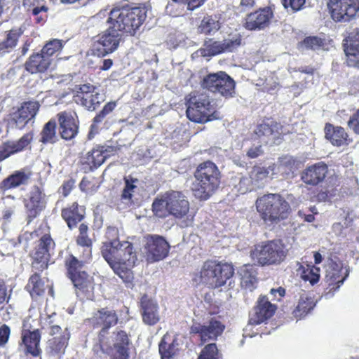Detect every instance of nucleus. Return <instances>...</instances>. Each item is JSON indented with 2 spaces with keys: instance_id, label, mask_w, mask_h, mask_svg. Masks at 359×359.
Masks as SVG:
<instances>
[{
  "instance_id": "a878e982",
  "label": "nucleus",
  "mask_w": 359,
  "mask_h": 359,
  "mask_svg": "<svg viewBox=\"0 0 359 359\" xmlns=\"http://www.w3.org/2000/svg\"><path fill=\"white\" fill-rule=\"evenodd\" d=\"M141 306L142 319L144 323L152 325L159 321L158 306L156 302L144 296L141 299Z\"/></svg>"
},
{
  "instance_id": "72a5a7b5",
  "label": "nucleus",
  "mask_w": 359,
  "mask_h": 359,
  "mask_svg": "<svg viewBox=\"0 0 359 359\" xmlns=\"http://www.w3.org/2000/svg\"><path fill=\"white\" fill-rule=\"evenodd\" d=\"M62 216L67 222L69 228L72 229L82 220L83 209L82 207L79 208L78 205L74 203L69 208L63 209Z\"/></svg>"
},
{
  "instance_id": "79ce46f5",
  "label": "nucleus",
  "mask_w": 359,
  "mask_h": 359,
  "mask_svg": "<svg viewBox=\"0 0 359 359\" xmlns=\"http://www.w3.org/2000/svg\"><path fill=\"white\" fill-rule=\"evenodd\" d=\"M299 161H297L293 156H285L279 158L278 171L286 175H290L291 172L297 169Z\"/></svg>"
},
{
  "instance_id": "3c124183",
  "label": "nucleus",
  "mask_w": 359,
  "mask_h": 359,
  "mask_svg": "<svg viewBox=\"0 0 359 359\" xmlns=\"http://www.w3.org/2000/svg\"><path fill=\"white\" fill-rule=\"evenodd\" d=\"M235 188L241 194H244L256 189L250 176L241 177L238 183L235 185Z\"/></svg>"
},
{
  "instance_id": "338daca9",
  "label": "nucleus",
  "mask_w": 359,
  "mask_h": 359,
  "mask_svg": "<svg viewBox=\"0 0 359 359\" xmlns=\"http://www.w3.org/2000/svg\"><path fill=\"white\" fill-rule=\"evenodd\" d=\"M6 301V287L3 280L0 279V305Z\"/></svg>"
},
{
  "instance_id": "5701e85b",
  "label": "nucleus",
  "mask_w": 359,
  "mask_h": 359,
  "mask_svg": "<svg viewBox=\"0 0 359 359\" xmlns=\"http://www.w3.org/2000/svg\"><path fill=\"white\" fill-rule=\"evenodd\" d=\"M348 66L359 68V30L351 32L344 43Z\"/></svg>"
},
{
  "instance_id": "13d9d810",
  "label": "nucleus",
  "mask_w": 359,
  "mask_h": 359,
  "mask_svg": "<svg viewBox=\"0 0 359 359\" xmlns=\"http://www.w3.org/2000/svg\"><path fill=\"white\" fill-rule=\"evenodd\" d=\"M116 105L115 102H110L106 104L102 110L94 118V123H99L102 122L103 118L114 109Z\"/></svg>"
},
{
  "instance_id": "6e6d98bb",
  "label": "nucleus",
  "mask_w": 359,
  "mask_h": 359,
  "mask_svg": "<svg viewBox=\"0 0 359 359\" xmlns=\"http://www.w3.org/2000/svg\"><path fill=\"white\" fill-rule=\"evenodd\" d=\"M198 359H219L215 344H209L201 351Z\"/></svg>"
},
{
  "instance_id": "a19ab883",
  "label": "nucleus",
  "mask_w": 359,
  "mask_h": 359,
  "mask_svg": "<svg viewBox=\"0 0 359 359\" xmlns=\"http://www.w3.org/2000/svg\"><path fill=\"white\" fill-rule=\"evenodd\" d=\"M222 82L218 86L217 93L225 97H232L235 93V82L225 72H221Z\"/></svg>"
},
{
  "instance_id": "49530a36",
  "label": "nucleus",
  "mask_w": 359,
  "mask_h": 359,
  "mask_svg": "<svg viewBox=\"0 0 359 359\" xmlns=\"http://www.w3.org/2000/svg\"><path fill=\"white\" fill-rule=\"evenodd\" d=\"M106 156L100 149H93L88 152L86 157L85 163H87L90 168H96L100 166L105 161Z\"/></svg>"
},
{
  "instance_id": "c03bdc74",
  "label": "nucleus",
  "mask_w": 359,
  "mask_h": 359,
  "mask_svg": "<svg viewBox=\"0 0 359 359\" xmlns=\"http://www.w3.org/2000/svg\"><path fill=\"white\" fill-rule=\"evenodd\" d=\"M69 334L55 337L48 342V348L53 354H61L65 352L69 340Z\"/></svg>"
},
{
  "instance_id": "864d4df0",
  "label": "nucleus",
  "mask_w": 359,
  "mask_h": 359,
  "mask_svg": "<svg viewBox=\"0 0 359 359\" xmlns=\"http://www.w3.org/2000/svg\"><path fill=\"white\" fill-rule=\"evenodd\" d=\"M302 277L304 280L309 281L311 285H314L319 280L320 269L313 266L311 267L307 266V269L304 271Z\"/></svg>"
},
{
  "instance_id": "58836bf2",
  "label": "nucleus",
  "mask_w": 359,
  "mask_h": 359,
  "mask_svg": "<svg viewBox=\"0 0 359 359\" xmlns=\"http://www.w3.org/2000/svg\"><path fill=\"white\" fill-rule=\"evenodd\" d=\"M22 34L20 28L13 29L7 34L6 39L0 43V54L11 51L17 44L18 37Z\"/></svg>"
},
{
  "instance_id": "c756f323",
  "label": "nucleus",
  "mask_w": 359,
  "mask_h": 359,
  "mask_svg": "<svg viewBox=\"0 0 359 359\" xmlns=\"http://www.w3.org/2000/svg\"><path fill=\"white\" fill-rule=\"evenodd\" d=\"M275 165H269L267 168L255 166L250 172V177L255 188L262 187L266 179L275 174Z\"/></svg>"
},
{
  "instance_id": "4468645a",
  "label": "nucleus",
  "mask_w": 359,
  "mask_h": 359,
  "mask_svg": "<svg viewBox=\"0 0 359 359\" xmlns=\"http://www.w3.org/2000/svg\"><path fill=\"white\" fill-rule=\"evenodd\" d=\"M55 243L49 235L41 238L33 253L32 267L42 271L48 266L50 252L53 250Z\"/></svg>"
},
{
  "instance_id": "09e8293b",
  "label": "nucleus",
  "mask_w": 359,
  "mask_h": 359,
  "mask_svg": "<svg viewBox=\"0 0 359 359\" xmlns=\"http://www.w3.org/2000/svg\"><path fill=\"white\" fill-rule=\"evenodd\" d=\"M3 203L5 205L4 210V218L8 219L14 213L16 208L20 206V201L19 198L8 195L2 198Z\"/></svg>"
},
{
  "instance_id": "bb28decb",
  "label": "nucleus",
  "mask_w": 359,
  "mask_h": 359,
  "mask_svg": "<svg viewBox=\"0 0 359 359\" xmlns=\"http://www.w3.org/2000/svg\"><path fill=\"white\" fill-rule=\"evenodd\" d=\"M325 137L334 146L347 145L350 142L345 130L339 126L327 124L325 128Z\"/></svg>"
},
{
  "instance_id": "7ed1b4c3",
  "label": "nucleus",
  "mask_w": 359,
  "mask_h": 359,
  "mask_svg": "<svg viewBox=\"0 0 359 359\" xmlns=\"http://www.w3.org/2000/svg\"><path fill=\"white\" fill-rule=\"evenodd\" d=\"M256 208L266 224H276L286 219L290 212L289 203L278 194H268L259 197Z\"/></svg>"
},
{
  "instance_id": "dca6fc26",
  "label": "nucleus",
  "mask_w": 359,
  "mask_h": 359,
  "mask_svg": "<svg viewBox=\"0 0 359 359\" xmlns=\"http://www.w3.org/2000/svg\"><path fill=\"white\" fill-rule=\"evenodd\" d=\"M24 204L29 222L36 217L45 208L46 205V194L40 187L35 186L29 191L28 198L25 199Z\"/></svg>"
},
{
  "instance_id": "0e129e2a",
  "label": "nucleus",
  "mask_w": 359,
  "mask_h": 359,
  "mask_svg": "<svg viewBox=\"0 0 359 359\" xmlns=\"http://www.w3.org/2000/svg\"><path fill=\"white\" fill-rule=\"evenodd\" d=\"M263 150L260 144L252 146L247 151V156L250 158H255L262 154Z\"/></svg>"
},
{
  "instance_id": "f03ea898",
  "label": "nucleus",
  "mask_w": 359,
  "mask_h": 359,
  "mask_svg": "<svg viewBox=\"0 0 359 359\" xmlns=\"http://www.w3.org/2000/svg\"><path fill=\"white\" fill-rule=\"evenodd\" d=\"M189 202L180 191H168L161 198L153 203V211L158 217H165L171 215L176 219H182L181 226H191L194 215L189 212Z\"/></svg>"
},
{
  "instance_id": "393cba45",
  "label": "nucleus",
  "mask_w": 359,
  "mask_h": 359,
  "mask_svg": "<svg viewBox=\"0 0 359 359\" xmlns=\"http://www.w3.org/2000/svg\"><path fill=\"white\" fill-rule=\"evenodd\" d=\"M32 136L27 133L18 141H9L0 147V161L9 157L11 155L19 152L29 145Z\"/></svg>"
},
{
  "instance_id": "9b49d317",
  "label": "nucleus",
  "mask_w": 359,
  "mask_h": 359,
  "mask_svg": "<svg viewBox=\"0 0 359 359\" xmlns=\"http://www.w3.org/2000/svg\"><path fill=\"white\" fill-rule=\"evenodd\" d=\"M121 39V34L112 26L97 36L93 44V50L98 56H105L117 49Z\"/></svg>"
},
{
  "instance_id": "a18cd8bd",
  "label": "nucleus",
  "mask_w": 359,
  "mask_h": 359,
  "mask_svg": "<svg viewBox=\"0 0 359 359\" xmlns=\"http://www.w3.org/2000/svg\"><path fill=\"white\" fill-rule=\"evenodd\" d=\"M224 82L221 76V72L214 74H210L206 76L203 81L202 86L204 88L208 90L217 93L218 86L221 83Z\"/></svg>"
},
{
  "instance_id": "6e6552de",
  "label": "nucleus",
  "mask_w": 359,
  "mask_h": 359,
  "mask_svg": "<svg viewBox=\"0 0 359 359\" xmlns=\"http://www.w3.org/2000/svg\"><path fill=\"white\" fill-rule=\"evenodd\" d=\"M287 254V249L280 241H272L255 245L250 252V257L258 264L272 265L281 263Z\"/></svg>"
},
{
  "instance_id": "2f4dec72",
  "label": "nucleus",
  "mask_w": 359,
  "mask_h": 359,
  "mask_svg": "<svg viewBox=\"0 0 359 359\" xmlns=\"http://www.w3.org/2000/svg\"><path fill=\"white\" fill-rule=\"evenodd\" d=\"M179 351V343L176 339H171L168 334L163 336L159 344L161 359H173Z\"/></svg>"
},
{
  "instance_id": "680f3d73",
  "label": "nucleus",
  "mask_w": 359,
  "mask_h": 359,
  "mask_svg": "<svg viewBox=\"0 0 359 359\" xmlns=\"http://www.w3.org/2000/svg\"><path fill=\"white\" fill-rule=\"evenodd\" d=\"M348 126L354 133L359 135V109L351 117Z\"/></svg>"
},
{
  "instance_id": "ea45409f",
  "label": "nucleus",
  "mask_w": 359,
  "mask_h": 359,
  "mask_svg": "<svg viewBox=\"0 0 359 359\" xmlns=\"http://www.w3.org/2000/svg\"><path fill=\"white\" fill-rule=\"evenodd\" d=\"M26 288L32 297L41 296L45 292L44 282L41 279L39 275L35 273L29 278Z\"/></svg>"
},
{
  "instance_id": "5fc2aeb1",
  "label": "nucleus",
  "mask_w": 359,
  "mask_h": 359,
  "mask_svg": "<svg viewBox=\"0 0 359 359\" xmlns=\"http://www.w3.org/2000/svg\"><path fill=\"white\" fill-rule=\"evenodd\" d=\"M62 43L60 40L54 39L48 42L41 50V53L47 57L50 58L55 52L60 50Z\"/></svg>"
},
{
  "instance_id": "6ab92c4d",
  "label": "nucleus",
  "mask_w": 359,
  "mask_h": 359,
  "mask_svg": "<svg viewBox=\"0 0 359 359\" xmlns=\"http://www.w3.org/2000/svg\"><path fill=\"white\" fill-rule=\"evenodd\" d=\"M39 109V104L37 102H27L15 111L11 117V124H13L15 128L22 129L29 121L34 118Z\"/></svg>"
},
{
  "instance_id": "a211bd4d",
  "label": "nucleus",
  "mask_w": 359,
  "mask_h": 359,
  "mask_svg": "<svg viewBox=\"0 0 359 359\" xmlns=\"http://www.w3.org/2000/svg\"><path fill=\"white\" fill-rule=\"evenodd\" d=\"M76 102L87 109L93 111L104 100L103 97L90 84H84L79 88L75 97Z\"/></svg>"
},
{
  "instance_id": "c85d7f7f",
  "label": "nucleus",
  "mask_w": 359,
  "mask_h": 359,
  "mask_svg": "<svg viewBox=\"0 0 359 359\" xmlns=\"http://www.w3.org/2000/svg\"><path fill=\"white\" fill-rule=\"evenodd\" d=\"M50 64V58L42 53L34 54L25 64L26 69L31 74L45 72Z\"/></svg>"
},
{
  "instance_id": "f3484780",
  "label": "nucleus",
  "mask_w": 359,
  "mask_h": 359,
  "mask_svg": "<svg viewBox=\"0 0 359 359\" xmlns=\"http://www.w3.org/2000/svg\"><path fill=\"white\" fill-rule=\"evenodd\" d=\"M273 18V13L270 8H260L247 15L244 27L251 31L263 30L269 27Z\"/></svg>"
},
{
  "instance_id": "f8f14e48",
  "label": "nucleus",
  "mask_w": 359,
  "mask_h": 359,
  "mask_svg": "<svg viewBox=\"0 0 359 359\" xmlns=\"http://www.w3.org/2000/svg\"><path fill=\"white\" fill-rule=\"evenodd\" d=\"M144 242L146 257L149 262H158L168 256L170 245L162 236L149 235L145 237Z\"/></svg>"
},
{
  "instance_id": "603ef678",
  "label": "nucleus",
  "mask_w": 359,
  "mask_h": 359,
  "mask_svg": "<svg viewBox=\"0 0 359 359\" xmlns=\"http://www.w3.org/2000/svg\"><path fill=\"white\" fill-rule=\"evenodd\" d=\"M136 186L133 182H129L128 180H125V187L121 194V201L123 203L129 205L132 203L133 194L136 189Z\"/></svg>"
},
{
  "instance_id": "9d476101",
  "label": "nucleus",
  "mask_w": 359,
  "mask_h": 359,
  "mask_svg": "<svg viewBox=\"0 0 359 359\" xmlns=\"http://www.w3.org/2000/svg\"><path fill=\"white\" fill-rule=\"evenodd\" d=\"M327 6L334 20L347 22L359 11V0H329Z\"/></svg>"
},
{
  "instance_id": "1a4fd4ad",
  "label": "nucleus",
  "mask_w": 359,
  "mask_h": 359,
  "mask_svg": "<svg viewBox=\"0 0 359 359\" xmlns=\"http://www.w3.org/2000/svg\"><path fill=\"white\" fill-rule=\"evenodd\" d=\"M68 275L75 287L87 294L88 298L93 286L91 278L83 270V264L75 257L70 255L66 260Z\"/></svg>"
},
{
  "instance_id": "774afa93",
  "label": "nucleus",
  "mask_w": 359,
  "mask_h": 359,
  "mask_svg": "<svg viewBox=\"0 0 359 359\" xmlns=\"http://www.w3.org/2000/svg\"><path fill=\"white\" fill-rule=\"evenodd\" d=\"M77 243L80 245L89 246L91 244V241L87 236V234H79Z\"/></svg>"
},
{
  "instance_id": "4be33fe9",
  "label": "nucleus",
  "mask_w": 359,
  "mask_h": 359,
  "mask_svg": "<svg viewBox=\"0 0 359 359\" xmlns=\"http://www.w3.org/2000/svg\"><path fill=\"white\" fill-rule=\"evenodd\" d=\"M60 133L62 138L69 140L75 137L78 133V121L75 114L66 111L58 114Z\"/></svg>"
},
{
  "instance_id": "052dcab7",
  "label": "nucleus",
  "mask_w": 359,
  "mask_h": 359,
  "mask_svg": "<svg viewBox=\"0 0 359 359\" xmlns=\"http://www.w3.org/2000/svg\"><path fill=\"white\" fill-rule=\"evenodd\" d=\"M306 0H283V4L285 8L290 7L294 11L301 10Z\"/></svg>"
},
{
  "instance_id": "37998d69",
  "label": "nucleus",
  "mask_w": 359,
  "mask_h": 359,
  "mask_svg": "<svg viewBox=\"0 0 359 359\" xmlns=\"http://www.w3.org/2000/svg\"><path fill=\"white\" fill-rule=\"evenodd\" d=\"M56 140V122L54 120H50L45 124L41 133L40 141L44 144H52L54 143Z\"/></svg>"
},
{
  "instance_id": "69168bd1",
  "label": "nucleus",
  "mask_w": 359,
  "mask_h": 359,
  "mask_svg": "<svg viewBox=\"0 0 359 359\" xmlns=\"http://www.w3.org/2000/svg\"><path fill=\"white\" fill-rule=\"evenodd\" d=\"M205 1V0H185L184 5L187 6V10L194 11L201 6Z\"/></svg>"
},
{
  "instance_id": "ddd939ff",
  "label": "nucleus",
  "mask_w": 359,
  "mask_h": 359,
  "mask_svg": "<svg viewBox=\"0 0 359 359\" xmlns=\"http://www.w3.org/2000/svg\"><path fill=\"white\" fill-rule=\"evenodd\" d=\"M104 349L100 348L102 352L113 351V359H128L129 339L123 331H118L114 333L111 339H106L104 336Z\"/></svg>"
},
{
  "instance_id": "f704fd0d",
  "label": "nucleus",
  "mask_w": 359,
  "mask_h": 359,
  "mask_svg": "<svg viewBox=\"0 0 359 359\" xmlns=\"http://www.w3.org/2000/svg\"><path fill=\"white\" fill-rule=\"evenodd\" d=\"M316 303L311 295L306 292H303L300 294L298 304L294 311L296 318H302L306 315L311 310L313 309Z\"/></svg>"
},
{
  "instance_id": "de8ad7c7",
  "label": "nucleus",
  "mask_w": 359,
  "mask_h": 359,
  "mask_svg": "<svg viewBox=\"0 0 359 359\" xmlns=\"http://www.w3.org/2000/svg\"><path fill=\"white\" fill-rule=\"evenodd\" d=\"M201 51L203 56L215 55L224 52L222 41H212V39L205 42Z\"/></svg>"
},
{
  "instance_id": "b1692460",
  "label": "nucleus",
  "mask_w": 359,
  "mask_h": 359,
  "mask_svg": "<svg viewBox=\"0 0 359 359\" xmlns=\"http://www.w3.org/2000/svg\"><path fill=\"white\" fill-rule=\"evenodd\" d=\"M327 172L325 163H318L308 167L302 174V180L307 184L316 185L323 182Z\"/></svg>"
},
{
  "instance_id": "0eeeda50",
  "label": "nucleus",
  "mask_w": 359,
  "mask_h": 359,
  "mask_svg": "<svg viewBox=\"0 0 359 359\" xmlns=\"http://www.w3.org/2000/svg\"><path fill=\"white\" fill-rule=\"evenodd\" d=\"M234 273L231 264L215 261L205 262L199 273V282L210 288H218L226 284Z\"/></svg>"
},
{
  "instance_id": "e433bc0d",
  "label": "nucleus",
  "mask_w": 359,
  "mask_h": 359,
  "mask_svg": "<svg viewBox=\"0 0 359 359\" xmlns=\"http://www.w3.org/2000/svg\"><path fill=\"white\" fill-rule=\"evenodd\" d=\"M22 341L27 350L33 355L39 353L40 334L38 330L23 333Z\"/></svg>"
},
{
  "instance_id": "4c0bfd02",
  "label": "nucleus",
  "mask_w": 359,
  "mask_h": 359,
  "mask_svg": "<svg viewBox=\"0 0 359 359\" xmlns=\"http://www.w3.org/2000/svg\"><path fill=\"white\" fill-rule=\"evenodd\" d=\"M279 126L274 123L273 121H270L269 123H262L257 126V128L255 130V135L257 138L262 139V142H268V140H265V137H269L270 136H274L273 138L276 137V133H278L277 129Z\"/></svg>"
},
{
  "instance_id": "bf43d9fd",
  "label": "nucleus",
  "mask_w": 359,
  "mask_h": 359,
  "mask_svg": "<svg viewBox=\"0 0 359 359\" xmlns=\"http://www.w3.org/2000/svg\"><path fill=\"white\" fill-rule=\"evenodd\" d=\"M105 236L108 239L107 241L103 243L102 245H105L108 243H111L114 241H119L118 240V231L116 227L109 226L107 227L105 233Z\"/></svg>"
},
{
  "instance_id": "cd10ccee",
  "label": "nucleus",
  "mask_w": 359,
  "mask_h": 359,
  "mask_svg": "<svg viewBox=\"0 0 359 359\" xmlns=\"http://www.w3.org/2000/svg\"><path fill=\"white\" fill-rule=\"evenodd\" d=\"M30 177V172L25 170H18L4 179L0 184V187L7 190L25 185L28 184Z\"/></svg>"
},
{
  "instance_id": "4d7b16f0",
  "label": "nucleus",
  "mask_w": 359,
  "mask_h": 359,
  "mask_svg": "<svg viewBox=\"0 0 359 359\" xmlns=\"http://www.w3.org/2000/svg\"><path fill=\"white\" fill-rule=\"evenodd\" d=\"M299 46L302 48L316 50L323 46V41L316 36H309L306 37Z\"/></svg>"
},
{
  "instance_id": "8fccbe9b",
  "label": "nucleus",
  "mask_w": 359,
  "mask_h": 359,
  "mask_svg": "<svg viewBox=\"0 0 359 359\" xmlns=\"http://www.w3.org/2000/svg\"><path fill=\"white\" fill-rule=\"evenodd\" d=\"M224 52H232L241 45V36L238 34H231L222 41Z\"/></svg>"
},
{
  "instance_id": "473e14b6",
  "label": "nucleus",
  "mask_w": 359,
  "mask_h": 359,
  "mask_svg": "<svg viewBox=\"0 0 359 359\" xmlns=\"http://www.w3.org/2000/svg\"><path fill=\"white\" fill-rule=\"evenodd\" d=\"M241 276V284L243 287L252 290L257 283V272L255 268L250 264H245L238 271Z\"/></svg>"
},
{
  "instance_id": "c9c22d12",
  "label": "nucleus",
  "mask_w": 359,
  "mask_h": 359,
  "mask_svg": "<svg viewBox=\"0 0 359 359\" xmlns=\"http://www.w3.org/2000/svg\"><path fill=\"white\" fill-rule=\"evenodd\" d=\"M221 27L219 17L208 15L203 18L199 26L198 32L209 35L215 34Z\"/></svg>"
},
{
  "instance_id": "2eb2a0df",
  "label": "nucleus",
  "mask_w": 359,
  "mask_h": 359,
  "mask_svg": "<svg viewBox=\"0 0 359 359\" xmlns=\"http://www.w3.org/2000/svg\"><path fill=\"white\" fill-rule=\"evenodd\" d=\"M349 275V269L344 266L342 262L330 260L327 269L325 280L330 290H337Z\"/></svg>"
},
{
  "instance_id": "20e7f679",
  "label": "nucleus",
  "mask_w": 359,
  "mask_h": 359,
  "mask_svg": "<svg viewBox=\"0 0 359 359\" xmlns=\"http://www.w3.org/2000/svg\"><path fill=\"white\" fill-rule=\"evenodd\" d=\"M193 184L194 196L201 200L208 199L217 189L220 184V172L211 161H205L197 167Z\"/></svg>"
},
{
  "instance_id": "7c9ffc66",
  "label": "nucleus",
  "mask_w": 359,
  "mask_h": 359,
  "mask_svg": "<svg viewBox=\"0 0 359 359\" xmlns=\"http://www.w3.org/2000/svg\"><path fill=\"white\" fill-rule=\"evenodd\" d=\"M224 330V325L217 320H211L208 325H203L200 331V337L203 342L208 340H215L222 334Z\"/></svg>"
},
{
  "instance_id": "aec40b11",
  "label": "nucleus",
  "mask_w": 359,
  "mask_h": 359,
  "mask_svg": "<svg viewBox=\"0 0 359 359\" xmlns=\"http://www.w3.org/2000/svg\"><path fill=\"white\" fill-rule=\"evenodd\" d=\"M89 321L93 325L103 326L100 332L99 341L100 347L104 349V336L107 332V330L117 322V317L115 313L113 311L102 309L95 313L93 317L89 319Z\"/></svg>"
},
{
  "instance_id": "e2e57ef3",
  "label": "nucleus",
  "mask_w": 359,
  "mask_h": 359,
  "mask_svg": "<svg viewBox=\"0 0 359 359\" xmlns=\"http://www.w3.org/2000/svg\"><path fill=\"white\" fill-rule=\"evenodd\" d=\"M10 328L6 325L0 327V346H4L8 340L10 336Z\"/></svg>"
},
{
  "instance_id": "412c9836",
  "label": "nucleus",
  "mask_w": 359,
  "mask_h": 359,
  "mask_svg": "<svg viewBox=\"0 0 359 359\" xmlns=\"http://www.w3.org/2000/svg\"><path fill=\"white\" fill-rule=\"evenodd\" d=\"M276 307L271 304L266 297H261L257 301V305L250 314L249 323L259 325L270 318L275 313Z\"/></svg>"
},
{
  "instance_id": "f257e3e1",
  "label": "nucleus",
  "mask_w": 359,
  "mask_h": 359,
  "mask_svg": "<svg viewBox=\"0 0 359 359\" xmlns=\"http://www.w3.org/2000/svg\"><path fill=\"white\" fill-rule=\"evenodd\" d=\"M102 255L109 265L125 283L133 278L130 269L137 260L133 245L128 241H114L102 245Z\"/></svg>"
},
{
  "instance_id": "39448f33",
  "label": "nucleus",
  "mask_w": 359,
  "mask_h": 359,
  "mask_svg": "<svg viewBox=\"0 0 359 359\" xmlns=\"http://www.w3.org/2000/svg\"><path fill=\"white\" fill-rule=\"evenodd\" d=\"M146 17L144 8H115L110 12L108 22L118 32L135 36Z\"/></svg>"
},
{
  "instance_id": "423d86ee",
  "label": "nucleus",
  "mask_w": 359,
  "mask_h": 359,
  "mask_svg": "<svg viewBox=\"0 0 359 359\" xmlns=\"http://www.w3.org/2000/svg\"><path fill=\"white\" fill-rule=\"evenodd\" d=\"M187 104V116L193 122L203 123L219 118L214 100L205 92L190 95Z\"/></svg>"
}]
</instances>
